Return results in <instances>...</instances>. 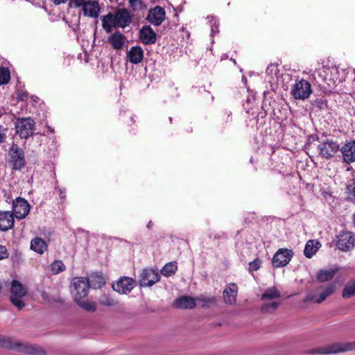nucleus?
<instances>
[{
    "label": "nucleus",
    "instance_id": "1",
    "mask_svg": "<svg viewBox=\"0 0 355 355\" xmlns=\"http://www.w3.org/2000/svg\"><path fill=\"white\" fill-rule=\"evenodd\" d=\"M355 349V341L347 343H335L322 347L309 349L306 352L310 354H331L345 352Z\"/></svg>",
    "mask_w": 355,
    "mask_h": 355
},
{
    "label": "nucleus",
    "instance_id": "2",
    "mask_svg": "<svg viewBox=\"0 0 355 355\" xmlns=\"http://www.w3.org/2000/svg\"><path fill=\"white\" fill-rule=\"evenodd\" d=\"M8 163L12 171H20L26 165L25 153L22 148L13 143L8 150Z\"/></svg>",
    "mask_w": 355,
    "mask_h": 355
},
{
    "label": "nucleus",
    "instance_id": "3",
    "mask_svg": "<svg viewBox=\"0 0 355 355\" xmlns=\"http://www.w3.org/2000/svg\"><path fill=\"white\" fill-rule=\"evenodd\" d=\"M35 123L33 119L28 118H18L15 123L16 134L21 139H28L33 135Z\"/></svg>",
    "mask_w": 355,
    "mask_h": 355
},
{
    "label": "nucleus",
    "instance_id": "4",
    "mask_svg": "<svg viewBox=\"0 0 355 355\" xmlns=\"http://www.w3.org/2000/svg\"><path fill=\"white\" fill-rule=\"evenodd\" d=\"M89 282L86 277H76L71 284V293L74 301L84 299L88 294Z\"/></svg>",
    "mask_w": 355,
    "mask_h": 355
},
{
    "label": "nucleus",
    "instance_id": "5",
    "mask_svg": "<svg viewBox=\"0 0 355 355\" xmlns=\"http://www.w3.org/2000/svg\"><path fill=\"white\" fill-rule=\"evenodd\" d=\"M27 291L26 288L18 281L14 279L11 282L10 301L19 310L25 306L21 298L26 295Z\"/></svg>",
    "mask_w": 355,
    "mask_h": 355
},
{
    "label": "nucleus",
    "instance_id": "6",
    "mask_svg": "<svg viewBox=\"0 0 355 355\" xmlns=\"http://www.w3.org/2000/svg\"><path fill=\"white\" fill-rule=\"evenodd\" d=\"M0 346L31 354L37 353L35 345L14 341L10 338L3 336H0Z\"/></svg>",
    "mask_w": 355,
    "mask_h": 355
},
{
    "label": "nucleus",
    "instance_id": "7",
    "mask_svg": "<svg viewBox=\"0 0 355 355\" xmlns=\"http://www.w3.org/2000/svg\"><path fill=\"white\" fill-rule=\"evenodd\" d=\"M312 93L311 85L307 80L301 79L293 85L291 94L296 100L307 99Z\"/></svg>",
    "mask_w": 355,
    "mask_h": 355
},
{
    "label": "nucleus",
    "instance_id": "8",
    "mask_svg": "<svg viewBox=\"0 0 355 355\" xmlns=\"http://www.w3.org/2000/svg\"><path fill=\"white\" fill-rule=\"evenodd\" d=\"M318 150L322 158L330 159L340 151V145L338 141L327 139L318 146Z\"/></svg>",
    "mask_w": 355,
    "mask_h": 355
},
{
    "label": "nucleus",
    "instance_id": "9",
    "mask_svg": "<svg viewBox=\"0 0 355 355\" xmlns=\"http://www.w3.org/2000/svg\"><path fill=\"white\" fill-rule=\"evenodd\" d=\"M337 248L342 251H348L355 246V234L348 230H342L337 236Z\"/></svg>",
    "mask_w": 355,
    "mask_h": 355
},
{
    "label": "nucleus",
    "instance_id": "10",
    "mask_svg": "<svg viewBox=\"0 0 355 355\" xmlns=\"http://www.w3.org/2000/svg\"><path fill=\"white\" fill-rule=\"evenodd\" d=\"M293 252L288 248H280L273 255L272 264L274 268H278L287 266L293 257Z\"/></svg>",
    "mask_w": 355,
    "mask_h": 355
},
{
    "label": "nucleus",
    "instance_id": "11",
    "mask_svg": "<svg viewBox=\"0 0 355 355\" xmlns=\"http://www.w3.org/2000/svg\"><path fill=\"white\" fill-rule=\"evenodd\" d=\"M12 214L18 219L24 218L30 211V205L24 198L18 197L12 201Z\"/></svg>",
    "mask_w": 355,
    "mask_h": 355
},
{
    "label": "nucleus",
    "instance_id": "12",
    "mask_svg": "<svg viewBox=\"0 0 355 355\" xmlns=\"http://www.w3.org/2000/svg\"><path fill=\"white\" fill-rule=\"evenodd\" d=\"M320 289H322V291L319 295L313 293H308L304 300V302H314L321 303L324 301L327 297L332 295L336 290V286L334 284H329L325 288L320 287Z\"/></svg>",
    "mask_w": 355,
    "mask_h": 355
},
{
    "label": "nucleus",
    "instance_id": "13",
    "mask_svg": "<svg viewBox=\"0 0 355 355\" xmlns=\"http://www.w3.org/2000/svg\"><path fill=\"white\" fill-rule=\"evenodd\" d=\"M159 279L160 277L157 272L152 269L145 268L139 275V284L141 287L151 286L159 282Z\"/></svg>",
    "mask_w": 355,
    "mask_h": 355
},
{
    "label": "nucleus",
    "instance_id": "14",
    "mask_svg": "<svg viewBox=\"0 0 355 355\" xmlns=\"http://www.w3.org/2000/svg\"><path fill=\"white\" fill-rule=\"evenodd\" d=\"M135 285L136 281L135 279L128 277H123L112 284V288L119 293L127 294L134 288Z\"/></svg>",
    "mask_w": 355,
    "mask_h": 355
},
{
    "label": "nucleus",
    "instance_id": "15",
    "mask_svg": "<svg viewBox=\"0 0 355 355\" xmlns=\"http://www.w3.org/2000/svg\"><path fill=\"white\" fill-rule=\"evenodd\" d=\"M343 161L347 164L355 162V140L349 141L340 147Z\"/></svg>",
    "mask_w": 355,
    "mask_h": 355
},
{
    "label": "nucleus",
    "instance_id": "16",
    "mask_svg": "<svg viewBox=\"0 0 355 355\" xmlns=\"http://www.w3.org/2000/svg\"><path fill=\"white\" fill-rule=\"evenodd\" d=\"M113 19L116 26L125 28L132 21V17L130 12L126 9H119L114 15Z\"/></svg>",
    "mask_w": 355,
    "mask_h": 355
},
{
    "label": "nucleus",
    "instance_id": "17",
    "mask_svg": "<svg viewBox=\"0 0 355 355\" xmlns=\"http://www.w3.org/2000/svg\"><path fill=\"white\" fill-rule=\"evenodd\" d=\"M15 225L12 212L0 211V231L6 232L13 228Z\"/></svg>",
    "mask_w": 355,
    "mask_h": 355
},
{
    "label": "nucleus",
    "instance_id": "18",
    "mask_svg": "<svg viewBox=\"0 0 355 355\" xmlns=\"http://www.w3.org/2000/svg\"><path fill=\"white\" fill-rule=\"evenodd\" d=\"M164 19V9L159 6H156L155 8L150 10L147 17L148 21L155 26L160 25Z\"/></svg>",
    "mask_w": 355,
    "mask_h": 355
},
{
    "label": "nucleus",
    "instance_id": "19",
    "mask_svg": "<svg viewBox=\"0 0 355 355\" xmlns=\"http://www.w3.org/2000/svg\"><path fill=\"white\" fill-rule=\"evenodd\" d=\"M82 8L85 16L98 18L100 13V7L97 1H87Z\"/></svg>",
    "mask_w": 355,
    "mask_h": 355
},
{
    "label": "nucleus",
    "instance_id": "20",
    "mask_svg": "<svg viewBox=\"0 0 355 355\" xmlns=\"http://www.w3.org/2000/svg\"><path fill=\"white\" fill-rule=\"evenodd\" d=\"M196 306V300L193 297L183 295L176 300L173 303V306L177 309H192Z\"/></svg>",
    "mask_w": 355,
    "mask_h": 355
},
{
    "label": "nucleus",
    "instance_id": "21",
    "mask_svg": "<svg viewBox=\"0 0 355 355\" xmlns=\"http://www.w3.org/2000/svg\"><path fill=\"white\" fill-rule=\"evenodd\" d=\"M139 34V37L144 44H153L156 42V33L150 26H144Z\"/></svg>",
    "mask_w": 355,
    "mask_h": 355
},
{
    "label": "nucleus",
    "instance_id": "22",
    "mask_svg": "<svg viewBox=\"0 0 355 355\" xmlns=\"http://www.w3.org/2000/svg\"><path fill=\"white\" fill-rule=\"evenodd\" d=\"M238 287L235 283H230L223 291V300L225 304L232 305L236 301Z\"/></svg>",
    "mask_w": 355,
    "mask_h": 355
},
{
    "label": "nucleus",
    "instance_id": "23",
    "mask_svg": "<svg viewBox=\"0 0 355 355\" xmlns=\"http://www.w3.org/2000/svg\"><path fill=\"white\" fill-rule=\"evenodd\" d=\"M127 58L132 64H139L144 59V51L140 46H132L127 52Z\"/></svg>",
    "mask_w": 355,
    "mask_h": 355
},
{
    "label": "nucleus",
    "instance_id": "24",
    "mask_svg": "<svg viewBox=\"0 0 355 355\" xmlns=\"http://www.w3.org/2000/svg\"><path fill=\"white\" fill-rule=\"evenodd\" d=\"M108 42L112 45V48L116 50L121 49L125 44V37L123 34L117 31L110 35L108 38Z\"/></svg>",
    "mask_w": 355,
    "mask_h": 355
},
{
    "label": "nucleus",
    "instance_id": "25",
    "mask_svg": "<svg viewBox=\"0 0 355 355\" xmlns=\"http://www.w3.org/2000/svg\"><path fill=\"white\" fill-rule=\"evenodd\" d=\"M47 248L46 242L40 237L34 238L31 241V249L40 254H42Z\"/></svg>",
    "mask_w": 355,
    "mask_h": 355
},
{
    "label": "nucleus",
    "instance_id": "26",
    "mask_svg": "<svg viewBox=\"0 0 355 355\" xmlns=\"http://www.w3.org/2000/svg\"><path fill=\"white\" fill-rule=\"evenodd\" d=\"M330 74L328 73L324 76V81L330 89L334 88L338 83H340L338 71L337 69H331L329 70Z\"/></svg>",
    "mask_w": 355,
    "mask_h": 355
},
{
    "label": "nucleus",
    "instance_id": "27",
    "mask_svg": "<svg viewBox=\"0 0 355 355\" xmlns=\"http://www.w3.org/2000/svg\"><path fill=\"white\" fill-rule=\"evenodd\" d=\"M320 243L314 240H309L305 245L304 254L307 258H311L318 251Z\"/></svg>",
    "mask_w": 355,
    "mask_h": 355
},
{
    "label": "nucleus",
    "instance_id": "28",
    "mask_svg": "<svg viewBox=\"0 0 355 355\" xmlns=\"http://www.w3.org/2000/svg\"><path fill=\"white\" fill-rule=\"evenodd\" d=\"M102 26L106 33H111L113 27H116L113 19V15L108 13L101 17Z\"/></svg>",
    "mask_w": 355,
    "mask_h": 355
},
{
    "label": "nucleus",
    "instance_id": "29",
    "mask_svg": "<svg viewBox=\"0 0 355 355\" xmlns=\"http://www.w3.org/2000/svg\"><path fill=\"white\" fill-rule=\"evenodd\" d=\"M336 272V269L321 270L318 272L317 279L320 282L329 281L333 279Z\"/></svg>",
    "mask_w": 355,
    "mask_h": 355
},
{
    "label": "nucleus",
    "instance_id": "30",
    "mask_svg": "<svg viewBox=\"0 0 355 355\" xmlns=\"http://www.w3.org/2000/svg\"><path fill=\"white\" fill-rule=\"evenodd\" d=\"M87 279L89 282V288H98L105 284V280L103 276L97 273L92 274L90 277Z\"/></svg>",
    "mask_w": 355,
    "mask_h": 355
},
{
    "label": "nucleus",
    "instance_id": "31",
    "mask_svg": "<svg viewBox=\"0 0 355 355\" xmlns=\"http://www.w3.org/2000/svg\"><path fill=\"white\" fill-rule=\"evenodd\" d=\"M355 295V280L348 282L342 292L343 298H349Z\"/></svg>",
    "mask_w": 355,
    "mask_h": 355
},
{
    "label": "nucleus",
    "instance_id": "32",
    "mask_svg": "<svg viewBox=\"0 0 355 355\" xmlns=\"http://www.w3.org/2000/svg\"><path fill=\"white\" fill-rule=\"evenodd\" d=\"M178 270V266L176 261H171L166 263L161 270V273L164 277H170L174 275Z\"/></svg>",
    "mask_w": 355,
    "mask_h": 355
},
{
    "label": "nucleus",
    "instance_id": "33",
    "mask_svg": "<svg viewBox=\"0 0 355 355\" xmlns=\"http://www.w3.org/2000/svg\"><path fill=\"white\" fill-rule=\"evenodd\" d=\"M281 295L277 288L275 286L269 288L263 293L262 300H272L280 298Z\"/></svg>",
    "mask_w": 355,
    "mask_h": 355
},
{
    "label": "nucleus",
    "instance_id": "34",
    "mask_svg": "<svg viewBox=\"0 0 355 355\" xmlns=\"http://www.w3.org/2000/svg\"><path fill=\"white\" fill-rule=\"evenodd\" d=\"M280 302L277 301H273L272 302H265L263 304L261 311L262 313H271L275 311L279 306Z\"/></svg>",
    "mask_w": 355,
    "mask_h": 355
},
{
    "label": "nucleus",
    "instance_id": "35",
    "mask_svg": "<svg viewBox=\"0 0 355 355\" xmlns=\"http://www.w3.org/2000/svg\"><path fill=\"white\" fill-rule=\"evenodd\" d=\"M80 307L89 312H94L96 307L93 302L88 300H80V301H75Z\"/></svg>",
    "mask_w": 355,
    "mask_h": 355
},
{
    "label": "nucleus",
    "instance_id": "36",
    "mask_svg": "<svg viewBox=\"0 0 355 355\" xmlns=\"http://www.w3.org/2000/svg\"><path fill=\"white\" fill-rule=\"evenodd\" d=\"M10 80V71L6 67H0V85L7 84Z\"/></svg>",
    "mask_w": 355,
    "mask_h": 355
},
{
    "label": "nucleus",
    "instance_id": "37",
    "mask_svg": "<svg viewBox=\"0 0 355 355\" xmlns=\"http://www.w3.org/2000/svg\"><path fill=\"white\" fill-rule=\"evenodd\" d=\"M50 269L53 274H58L64 271L66 267L62 261L57 260L50 265Z\"/></svg>",
    "mask_w": 355,
    "mask_h": 355
},
{
    "label": "nucleus",
    "instance_id": "38",
    "mask_svg": "<svg viewBox=\"0 0 355 355\" xmlns=\"http://www.w3.org/2000/svg\"><path fill=\"white\" fill-rule=\"evenodd\" d=\"M346 189L348 198L352 200H355V181L354 179L348 182Z\"/></svg>",
    "mask_w": 355,
    "mask_h": 355
},
{
    "label": "nucleus",
    "instance_id": "39",
    "mask_svg": "<svg viewBox=\"0 0 355 355\" xmlns=\"http://www.w3.org/2000/svg\"><path fill=\"white\" fill-rule=\"evenodd\" d=\"M196 301L202 303V307H208L210 304L216 301V297H207L204 295H200L195 299Z\"/></svg>",
    "mask_w": 355,
    "mask_h": 355
},
{
    "label": "nucleus",
    "instance_id": "40",
    "mask_svg": "<svg viewBox=\"0 0 355 355\" xmlns=\"http://www.w3.org/2000/svg\"><path fill=\"white\" fill-rule=\"evenodd\" d=\"M261 261L259 258L255 259L249 263L248 272L252 273L254 271H257L260 268Z\"/></svg>",
    "mask_w": 355,
    "mask_h": 355
},
{
    "label": "nucleus",
    "instance_id": "41",
    "mask_svg": "<svg viewBox=\"0 0 355 355\" xmlns=\"http://www.w3.org/2000/svg\"><path fill=\"white\" fill-rule=\"evenodd\" d=\"M100 303L106 306H112L117 304V302L112 298L103 296L100 299Z\"/></svg>",
    "mask_w": 355,
    "mask_h": 355
},
{
    "label": "nucleus",
    "instance_id": "42",
    "mask_svg": "<svg viewBox=\"0 0 355 355\" xmlns=\"http://www.w3.org/2000/svg\"><path fill=\"white\" fill-rule=\"evenodd\" d=\"M209 238L213 240H221L227 239V234L224 232H220L217 233H211L209 234Z\"/></svg>",
    "mask_w": 355,
    "mask_h": 355
},
{
    "label": "nucleus",
    "instance_id": "43",
    "mask_svg": "<svg viewBox=\"0 0 355 355\" xmlns=\"http://www.w3.org/2000/svg\"><path fill=\"white\" fill-rule=\"evenodd\" d=\"M86 0H69V3L68 4L69 7H74L79 8L83 7L84 4L86 3Z\"/></svg>",
    "mask_w": 355,
    "mask_h": 355
},
{
    "label": "nucleus",
    "instance_id": "44",
    "mask_svg": "<svg viewBox=\"0 0 355 355\" xmlns=\"http://www.w3.org/2000/svg\"><path fill=\"white\" fill-rule=\"evenodd\" d=\"M278 66L275 64H270L266 69V73L268 75H276L278 73Z\"/></svg>",
    "mask_w": 355,
    "mask_h": 355
},
{
    "label": "nucleus",
    "instance_id": "45",
    "mask_svg": "<svg viewBox=\"0 0 355 355\" xmlns=\"http://www.w3.org/2000/svg\"><path fill=\"white\" fill-rule=\"evenodd\" d=\"M41 296L44 300H46L49 303L55 302H62L60 298L55 299V298H51L49 296V294L46 291H42L41 292Z\"/></svg>",
    "mask_w": 355,
    "mask_h": 355
},
{
    "label": "nucleus",
    "instance_id": "46",
    "mask_svg": "<svg viewBox=\"0 0 355 355\" xmlns=\"http://www.w3.org/2000/svg\"><path fill=\"white\" fill-rule=\"evenodd\" d=\"M9 257V252L6 246L0 245V261L7 259Z\"/></svg>",
    "mask_w": 355,
    "mask_h": 355
},
{
    "label": "nucleus",
    "instance_id": "47",
    "mask_svg": "<svg viewBox=\"0 0 355 355\" xmlns=\"http://www.w3.org/2000/svg\"><path fill=\"white\" fill-rule=\"evenodd\" d=\"M7 128H5L0 124V144L6 141Z\"/></svg>",
    "mask_w": 355,
    "mask_h": 355
},
{
    "label": "nucleus",
    "instance_id": "48",
    "mask_svg": "<svg viewBox=\"0 0 355 355\" xmlns=\"http://www.w3.org/2000/svg\"><path fill=\"white\" fill-rule=\"evenodd\" d=\"M28 94L27 92L19 91L17 94V98L19 101H25L28 99Z\"/></svg>",
    "mask_w": 355,
    "mask_h": 355
},
{
    "label": "nucleus",
    "instance_id": "49",
    "mask_svg": "<svg viewBox=\"0 0 355 355\" xmlns=\"http://www.w3.org/2000/svg\"><path fill=\"white\" fill-rule=\"evenodd\" d=\"M313 106L317 107L319 110L324 109V101L322 99H317L312 103Z\"/></svg>",
    "mask_w": 355,
    "mask_h": 355
},
{
    "label": "nucleus",
    "instance_id": "50",
    "mask_svg": "<svg viewBox=\"0 0 355 355\" xmlns=\"http://www.w3.org/2000/svg\"><path fill=\"white\" fill-rule=\"evenodd\" d=\"M130 6L135 10L138 6L141 3V0H129Z\"/></svg>",
    "mask_w": 355,
    "mask_h": 355
},
{
    "label": "nucleus",
    "instance_id": "51",
    "mask_svg": "<svg viewBox=\"0 0 355 355\" xmlns=\"http://www.w3.org/2000/svg\"><path fill=\"white\" fill-rule=\"evenodd\" d=\"M231 115H232L231 112H225L224 113V115L223 116V121H225V122H228L230 120L232 119Z\"/></svg>",
    "mask_w": 355,
    "mask_h": 355
},
{
    "label": "nucleus",
    "instance_id": "52",
    "mask_svg": "<svg viewBox=\"0 0 355 355\" xmlns=\"http://www.w3.org/2000/svg\"><path fill=\"white\" fill-rule=\"evenodd\" d=\"M54 4L60 5L66 3L68 0H51Z\"/></svg>",
    "mask_w": 355,
    "mask_h": 355
},
{
    "label": "nucleus",
    "instance_id": "53",
    "mask_svg": "<svg viewBox=\"0 0 355 355\" xmlns=\"http://www.w3.org/2000/svg\"><path fill=\"white\" fill-rule=\"evenodd\" d=\"M211 32H212V33L218 32V26H212V27H211Z\"/></svg>",
    "mask_w": 355,
    "mask_h": 355
},
{
    "label": "nucleus",
    "instance_id": "54",
    "mask_svg": "<svg viewBox=\"0 0 355 355\" xmlns=\"http://www.w3.org/2000/svg\"><path fill=\"white\" fill-rule=\"evenodd\" d=\"M186 130L187 132H193V128L191 125H189L187 128H186Z\"/></svg>",
    "mask_w": 355,
    "mask_h": 355
},
{
    "label": "nucleus",
    "instance_id": "55",
    "mask_svg": "<svg viewBox=\"0 0 355 355\" xmlns=\"http://www.w3.org/2000/svg\"><path fill=\"white\" fill-rule=\"evenodd\" d=\"M152 225H153V223H152V221H151V220H150V221L148 222V225H147V227H148V229H150V228L151 227V226H152Z\"/></svg>",
    "mask_w": 355,
    "mask_h": 355
},
{
    "label": "nucleus",
    "instance_id": "56",
    "mask_svg": "<svg viewBox=\"0 0 355 355\" xmlns=\"http://www.w3.org/2000/svg\"><path fill=\"white\" fill-rule=\"evenodd\" d=\"M352 221H353L354 227H355V213L353 214Z\"/></svg>",
    "mask_w": 355,
    "mask_h": 355
},
{
    "label": "nucleus",
    "instance_id": "57",
    "mask_svg": "<svg viewBox=\"0 0 355 355\" xmlns=\"http://www.w3.org/2000/svg\"><path fill=\"white\" fill-rule=\"evenodd\" d=\"M49 129L51 132H52V133L54 132V130L53 129H51L50 127H49Z\"/></svg>",
    "mask_w": 355,
    "mask_h": 355
},
{
    "label": "nucleus",
    "instance_id": "58",
    "mask_svg": "<svg viewBox=\"0 0 355 355\" xmlns=\"http://www.w3.org/2000/svg\"><path fill=\"white\" fill-rule=\"evenodd\" d=\"M169 121H170L171 123H172V121H173V118L172 117H169Z\"/></svg>",
    "mask_w": 355,
    "mask_h": 355
},
{
    "label": "nucleus",
    "instance_id": "59",
    "mask_svg": "<svg viewBox=\"0 0 355 355\" xmlns=\"http://www.w3.org/2000/svg\"><path fill=\"white\" fill-rule=\"evenodd\" d=\"M60 196H63V193H62L61 191H60Z\"/></svg>",
    "mask_w": 355,
    "mask_h": 355
}]
</instances>
